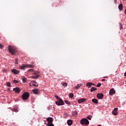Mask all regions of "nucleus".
<instances>
[{"label": "nucleus", "mask_w": 126, "mask_h": 126, "mask_svg": "<svg viewBox=\"0 0 126 126\" xmlns=\"http://www.w3.org/2000/svg\"><path fill=\"white\" fill-rule=\"evenodd\" d=\"M19 69H25L26 68H34V65L23 64L22 65L19 66Z\"/></svg>", "instance_id": "1"}, {"label": "nucleus", "mask_w": 126, "mask_h": 126, "mask_svg": "<svg viewBox=\"0 0 126 126\" xmlns=\"http://www.w3.org/2000/svg\"><path fill=\"white\" fill-rule=\"evenodd\" d=\"M29 96H30L29 93L25 92L22 95V99L23 100H28L29 99Z\"/></svg>", "instance_id": "2"}, {"label": "nucleus", "mask_w": 126, "mask_h": 126, "mask_svg": "<svg viewBox=\"0 0 126 126\" xmlns=\"http://www.w3.org/2000/svg\"><path fill=\"white\" fill-rule=\"evenodd\" d=\"M8 49L9 52L12 55H14V54H15V52H16V50H15V48L13 47L12 46H9Z\"/></svg>", "instance_id": "3"}, {"label": "nucleus", "mask_w": 126, "mask_h": 126, "mask_svg": "<svg viewBox=\"0 0 126 126\" xmlns=\"http://www.w3.org/2000/svg\"><path fill=\"white\" fill-rule=\"evenodd\" d=\"M80 124H81V125H89V121H88V120H87V119L84 118L81 120Z\"/></svg>", "instance_id": "4"}, {"label": "nucleus", "mask_w": 126, "mask_h": 126, "mask_svg": "<svg viewBox=\"0 0 126 126\" xmlns=\"http://www.w3.org/2000/svg\"><path fill=\"white\" fill-rule=\"evenodd\" d=\"M56 105L58 106H63V105H64V102L62 98H59L57 101L56 102Z\"/></svg>", "instance_id": "5"}, {"label": "nucleus", "mask_w": 126, "mask_h": 126, "mask_svg": "<svg viewBox=\"0 0 126 126\" xmlns=\"http://www.w3.org/2000/svg\"><path fill=\"white\" fill-rule=\"evenodd\" d=\"M46 121L48 123V124H52L53 122H54V119H53V118L52 117H48Z\"/></svg>", "instance_id": "6"}, {"label": "nucleus", "mask_w": 126, "mask_h": 126, "mask_svg": "<svg viewBox=\"0 0 126 126\" xmlns=\"http://www.w3.org/2000/svg\"><path fill=\"white\" fill-rule=\"evenodd\" d=\"M118 108H115L114 110L112 111V114L114 115V116H117L118 115Z\"/></svg>", "instance_id": "7"}, {"label": "nucleus", "mask_w": 126, "mask_h": 126, "mask_svg": "<svg viewBox=\"0 0 126 126\" xmlns=\"http://www.w3.org/2000/svg\"><path fill=\"white\" fill-rule=\"evenodd\" d=\"M30 86H35V87H38V84L35 81H32L30 83Z\"/></svg>", "instance_id": "8"}, {"label": "nucleus", "mask_w": 126, "mask_h": 126, "mask_svg": "<svg viewBox=\"0 0 126 126\" xmlns=\"http://www.w3.org/2000/svg\"><path fill=\"white\" fill-rule=\"evenodd\" d=\"M116 93V91H115V89L112 88L109 91V95H114Z\"/></svg>", "instance_id": "9"}, {"label": "nucleus", "mask_w": 126, "mask_h": 126, "mask_svg": "<svg viewBox=\"0 0 126 126\" xmlns=\"http://www.w3.org/2000/svg\"><path fill=\"white\" fill-rule=\"evenodd\" d=\"M97 97L98 99H103V98H104V94L102 93L98 94H97Z\"/></svg>", "instance_id": "10"}, {"label": "nucleus", "mask_w": 126, "mask_h": 126, "mask_svg": "<svg viewBox=\"0 0 126 126\" xmlns=\"http://www.w3.org/2000/svg\"><path fill=\"white\" fill-rule=\"evenodd\" d=\"M13 91H15L16 93H19L20 92V89L16 87L13 89Z\"/></svg>", "instance_id": "11"}, {"label": "nucleus", "mask_w": 126, "mask_h": 126, "mask_svg": "<svg viewBox=\"0 0 126 126\" xmlns=\"http://www.w3.org/2000/svg\"><path fill=\"white\" fill-rule=\"evenodd\" d=\"M11 71L13 73H14V74H18V73H19V71L16 70V69H12Z\"/></svg>", "instance_id": "12"}, {"label": "nucleus", "mask_w": 126, "mask_h": 126, "mask_svg": "<svg viewBox=\"0 0 126 126\" xmlns=\"http://www.w3.org/2000/svg\"><path fill=\"white\" fill-rule=\"evenodd\" d=\"M85 101H86V98H81L78 100V102L79 104H80V103H83V102H85Z\"/></svg>", "instance_id": "13"}, {"label": "nucleus", "mask_w": 126, "mask_h": 126, "mask_svg": "<svg viewBox=\"0 0 126 126\" xmlns=\"http://www.w3.org/2000/svg\"><path fill=\"white\" fill-rule=\"evenodd\" d=\"M22 79L23 82H24V83H26V82H27V79L25 77L23 76L22 77Z\"/></svg>", "instance_id": "14"}, {"label": "nucleus", "mask_w": 126, "mask_h": 126, "mask_svg": "<svg viewBox=\"0 0 126 126\" xmlns=\"http://www.w3.org/2000/svg\"><path fill=\"white\" fill-rule=\"evenodd\" d=\"M32 92L34 93V94H38L39 93V91L38 89H33L32 90Z\"/></svg>", "instance_id": "15"}, {"label": "nucleus", "mask_w": 126, "mask_h": 126, "mask_svg": "<svg viewBox=\"0 0 126 126\" xmlns=\"http://www.w3.org/2000/svg\"><path fill=\"white\" fill-rule=\"evenodd\" d=\"M118 8L119 10H120V11H122V10H123V4L122 3L119 5Z\"/></svg>", "instance_id": "16"}, {"label": "nucleus", "mask_w": 126, "mask_h": 126, "mask_svg": "<svg viewBox=\"0 0 126 126\" xmlns=\"http://www.w3.org/2000/svg\"><path fill=\"white\" fill-rule=\"evenodd\" d=\"M68 126H71L72 125V121L71 120H68L67 122Z\"/></svg>", "instance_id": "17"}, {"label": "nucleus", "mask_w": 126, "mask_h": 126, "mask_svg": "<svg viewBox=\"0 0 126 126\" xmlns=\"http://www.w3.org/2000/svg\"><path fill=\"white\" fill-rule=\"evenodd\" d=\"M92 102H93V103H94V104H98V100L96 98H93L92 99Z\"/></svg>", "instance_id": "18"}, {"label": "nucleus", "mask_w": 126, "mask_h": 126, "mask_svg": "<svg viewBox=\"0 0 126 126\" xmlns=\"http://www.w3.org/2000/svg\"><path fill=\"white\" fill-rule=\"evenodd\" d=\"M81 87V84H79L77 85V86L76 87H75L74 88H75V89H79V88H80V87Z\"/></svg>", "instance_id": "19"}, {"label": "nucleus", "mask_w": 126, "mask_h": 126, "mask_svg": "<svg viewBox=\"0 0 126 126\" xmlns=\"http://www.w3.org/2000/svg\"><path fill=\"white\" fill-rule=\"evenodd\" d=\"M40 75H36L34 76H32V78H33V79H37Z\"/></svg>", "instance_id": "20"}, {"label": "nucleus", "mask_w": 126, "mask_h": 126, "mask_svg": "<svg viewBox=\"0 0 126 126\" xmlns=\"http://www.w3.org/2000/svg\"><path fill=\"white\" fill-rule=\"evenodd\" d=\"M97 90V88L95 87H92L91 89V92H93V91H96Z\"/></svg>", "instance_id": "21"}, {"label": "nucleus", "mask_w": 126, "mask_h": 126, "mask_svg": "<svg viewBox=\"0 0 126 126\" xmlns=\"http://www.w3.org/2000/svg\"><path fill=\"white\" fill-rule=\"evenodd\" d=\"M33 74H34L35 75H39V71H34L33 72H32Z\"/></svg>", "instance_id": "22"}, {"label": "nucleus", "mask_w": 126, "mask_h": 126, "mask_svg": "<svg viewBox=\"0 0 126 126\" xmlns=\"http://www.w3.org/2000/svg\"><path fill=\"white\" fill-rule=\"evenodd\" d=\"M12 111H13V112H15L16 113H17V112H18V109H17V108H13L12 109Z\"/></svg>", "instance_id": "23"}, {"label": "nucleus", "mask_w": 126, "mask_h": 126, "mask_svg": "<svg viewBox=\"0 0 126 126\" xmlns=\"http://www.w3.org/2000/svg\"><path fill=\"white\" fill-rule=\"evenodd\" d=\"M93 83H87V86H88V87H91V86L92 85Z\"/></svg>", "instance_id": "24"}, {"label": "nucleus", "mask_w": 126, "mask_h": 126, "mask_svg": "<svg viewBox=\"0 0 126 126\" xmlns=\"http://www.w3.org/2000/svg\"><path fill=\"white\" fill-rule=\"evenodd\" d=\"M15 64H18V59L16 58L15 59Z\"/></svg>", "instance_id": "25"}, {"label": "nucleus", "mask_w": 126, "mask_h": 126, "mask_svg": "<svg viewBox=\"0 0 126 126\" xmlns=\"http://www.w3.org/2000/svg\"><path fill=\"white\" fill-rule=\"evenodd\" d=\"M34 69H29L28 71V72H34Z\"/></svg>", "instance_id": "26"}, {"label": "nucleus", "mask_w": 126, "mask_h": 126, "mask_svg": "<svg viewBox=\"0 0 126 126\" xmlns=\"http://www.w3.org/2000/svg\"><path fill=\"white\" fill-rule=\"evenodd\" d=\"M63 86L64 87H66V86H67V83H63L62 84Z\"/></svg>", "instance_id": "27"}, {"label": "nucleus", "mask_w": 126, "mask_h": 126, "mask_svg": "<svg viewBox=\"0 0 126 126\" xmlns=\"http://www.w3.org/2000/svg\"><path fill=\"white\" fill-rule=\"evenodd\" d=\"M47 126H55L53 123H48L47 124Z\"/></svg>", "instance_id": "28"}, {"label": "nucleus", "mask_w": 126, "mask_h": 126, "mask_svg": "<svg viewBox=\"0 0 126 126\" xmlns=\"http://www.w3.org/2000/svg\"><path fill=\"white\" fill-rule=\"evenodd\" d=\"M69 96L70 98H73V94L71 93L69 94Z\"/></svg>", "instance_id": "29"}, {"label": "nucleus", "mask_w": 126, "mask_h": 126, "mask_svg": "<svg viewBox=\"0 0 126 126\" xmlns=\"http://www.w3.org/2000/svg\"><path fill=\"white\" fill-rule=\"evenodd\" d=\"M87 119H88V120H91V119H92V116H91V115H89L88 116V117H87Z\"/></svg>", "instance_id": "30"}, {"label": "nucleus", "mask_w": 126, "mask_h": 126, "mask_svg": "<svg viewBox=\"0 0 126 126\" xmlns=\"http://www.w3.org/2000/svg\"><path fill=\"white\" fill-rule=\"evenodd\" d=\"M64 102L66 104H67L68 105L70 103V102L68 101V100H65Z\"/></svg>", "instance_id": "31"}, {"label": "nucleus", "mask_w": 126, "mask_h": 126, "mask_svg": "<svg viewBox=\"0 0 126 126\" xmlns=\"http://www.w3.org/2000/svg\"><path fill=\"white\" fill-rule=\"evenodd\" d=\"M0 49H3V46L1 43H0Z\"/></svg>", "instance_id": "32"}, {"label": "nucleus", "mask_w": 126, "mask_h": 126, "mask_svg": "<svg viewBox=\"0 0 126 126\" xmlns=\"http://www.w3.org/2000/svg\"><path fill=\"white\" fill-rule=\"evenodd\" d=\"M101 86V83H99L97 85L96 87H100Z\"/></svg>", "instance_id": "33"}, {"label": "nucleus", "mask_w": 126, "mask_h": 126, "mask_svg": "<svg viewBox=\"0 0 126 126\" xmlns=\"http://www.w3.org/2000/svg\"><path fill=\"white\" fill-rule=\"evenodd\" d=\"M55 97L57 100H60V99H61V98H60L58 95H55Z\"/></svg>", "instance_id": "34"}, {"label": "nucleus", "mask_w": 126, "mask_h": 126, "mask_svg": "<svg viewBox=\"0 0 126 126\" xmlns=\"http://www.w3.org/2000/svg\"><path fill=\"white\" fill-rule=\"evenodd\" d=\"M120 28L121 30L123 29V25H122V24H120Z\"/></svg>", "instance_id": "35"}, {"label": "nucleus", "mask_w": 126, "mask_h": 126, "mask_svg": "<svg viewBox=\"0 0 126 126\" xmlns=\"http://www.w3.org/2000/svg\"><path fill=\"white\" fill-rule=\"evenodd\" d=\"M7 86L8 87H10V83L9 82L7 83Z\"/></svg>", "instance_id": "36"}, {"label": "nucleus", "mask_w": 126, "mask_h": 126, "mask_svg": "<svg viewBox=\"0 0 126 126\" xmlns=\"http://www.w3.org/2000/svg\"><path fill=\"white\" fill-rule=\"evenodd\" d=\"M14 83H18V81H17L16 80H14Z\"/></svg>", "instance_id": "37"}, {"label": "nucleus", "mask_w": 126, "mask_h": 126, "mask_svg": "<svg viewBox=\"0 0 126 126\" xmlns=\"http://www.w3.org/2000/svg\"><path fill=\"white\" fill-rule=\"evenodd\" d=\"M117 0H114V2H115V3H117Z\"/></svg>", "instance_id": "38"}, {"label": "nucleus", "mask_w": 126, "mask_h": 126, "mask_svg": "<svg viewBox=\"0 0 126 126\" xmlns=\"http://www.w3.org/2000/svg\"><path fill=\"white\" fill-rule=\"evenodd\" d=\"M106 80V79H102V81H105Z\"/></svg>", "instance_id": "39"}, {"label": "nucleus", "mask_w": 126, "mask_h": 126, "mask_svg": "<svg viewBox=\"0 0 126 126\" xmlns=\"http://www.w3.org/2000/svg\"><path fill=\"white\" fill-rule=\"evenodd\" d=\"M103 78H108V77L107 76H105V77H103Z\"/></svg>", "instance_id": "40"}, {"label": "nucleus", "mask_w": 126, "mask_h": 126, "mask_svg": "<svg viewBox=\"0 0 126 126\" xmlns=\"http://www.w3.org/2000/svg\"><path fill=\"white\" fill-rule=\"evenodd\" d=\"M92 85H94V86H95V84H92Z\"/></svg>", "instance_id": "41"}, {"label": "nucleus", "mask_w": 126, "mask_h": 126, "mask_svg": "<svg viewBox=\"0 0 126 126\" xmlns=\"http://www.w3.org/2000/svg\"><path fill=\"white\" fill-rule=\"evenodd\" d=\"M31 126H32V123H31Z\"/></svg>", "instance_id": "42"}, {"label": "nucleus", "mask_w": 126, "mask_h": 126, "mask_svg": "<svg viewBox=\"0 0 126 126\" xmlns=\"http://www.w3.org/2000/svg\"><path fill=\"white\" fill-rule=\"evenodd\" d=\"M31 122H32V120H31Z\"/></svg>", "instance_id": "43"}, {"label": "nucleus", "mask_w": 126, "mask_h": 126, "mask_svg": "<svg viewBox=\"0 0 126 126\" xmlns=\"http://www.w3.org/2000/svg\"><path fill=\"white\" fill-rule=\"evenodd\" d=\"M101 126L100 125H98V126Z\"/></svg>", "instance_id": "44"}]
</instances>
